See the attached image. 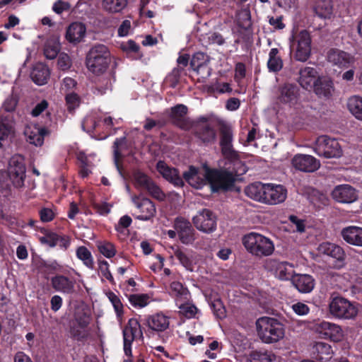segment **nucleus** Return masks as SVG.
<instances>
[{"label":"nucleus","instance_id":"5","mask_svg":"<svg viewBox=\"0 0 362 362\" xmlns=\"http://www.w3.org/2000/svg\"><path fill=\"white\" fill-rule=\"evenodd\" d=\"M289 43L295 59L304 62L309 59L312 50V39L308 30H293Z\"/></svg>","mask_w":362,"mask_h":362},{"label":"nucleus","instance_id":"4","mask_svg":"<svg viewBox=\"0 0 362 362\" xmlns=\"http://www.w3.org/2000/svg\"><path fill=\"white\" fill-rule=\"evenodd\" d=\"M243 244L249 253L257 257L269 256L274 251L272 240L258 233L251 232L245 235Z\"/></svg>","mask_w":362,"mask_h":362},{"label":"nucleus","instance_id":"54","mask_svg":"<svg viewBox=\"0 0 362 362\" xmlns=\"http://www.w3.org/2000/svg\"><path fill=\"white\" fill-rule=\"evenodd\" d=\"M11 132L10 126L0 122V149L8 144V139Z\"/></svg>","mask_w":362,"mask_h":362},{"label":"nucleus","instance_id":"25","mask_svg":"<svg viewBox=\"0 0 362 362\" xmlns=\"http://www.w3.org/2000/svg\"><path fill=\"white\" fill-rule=\"evenodd\" d=\"M146 324L152 331L164 332L169 327L170 317L163 313H157L148 315L146 318Z\"/></svg>","mask_w":362,"mask_h":362},{"label":"nucleus","instance_id":"53","mask_svg":"<svg viewBox=\"0 0 362 362\" xmlns=\"http://www.w3.org/2000/svg\"><path fill=\"white\" fill-rule=\"evenodd\" d=\"M180 313H182L187 318L194 317L197 313V308L194 305L187 303V302H181L177 305Z\"/></svg>","mask_w":362,"mask_h":362},{"label":"nucleus","instance_id":"44","mask_svg":"<svg viewBox=\"0 0 362 362\" xmlns=\"http://www.w3.org/2000/svg\"><path fill=\"white\" fill-rule=\"evenodd\" d=\"M267 66L270 71L277 72L283 67V61L279 56V50L276 48H272L269 53V59Z\"/></svg>","mask_w":362,"mask_h":362},{"label":"nucleus","instance_id":"2","mask_svg":"<svg viewBox=\"0 0 362 362\" xmlns=\"http://www.w3.org/2000/svg\"><path fill=\"white\" fill-rule=\"evenodd\" d=\"M275 98L277 105L289 108L295 117L305 119L308 117L309 107L303 103L300 88L296 84L286 83L279 86Z\"/></svg>","mask_w":362,"mask_h":362},{"label":"nucleus","instance_id":"59","mask_svg":"<svg viewBox=\"0 0 362 362\" xmlns=\"http://www.w3.org/2000/svg\"><path fill=\"white\" fill-rule=\"evenodd\" d=\"M146 190H147L152 197L158 200L162 201L165 197V194L160 189V187L153 182H151Z\"/></svg>","mask_w":362,"mask_h":362},{"label":"nucleus","instance_id":"22","mask_svg":"<svg viewBox=\"0 0 362 362\" xmlns=\"http://www.w3.org/2000/svg\"><path fill=\"white\" fill-rule=\"evenodd\" d=\"M156 169L162 177L176 187H182L184 185L182 178L177 170L169 166L164 161L160 160L157 163Z\"/></svg>","mask_w":362,"mask_h":362},{"label":"nucleus","instance_id":"46","mask_svg":"<svg viewBox=\"0 0 362 362\" xmlns=\"http://www.w3.org/2000/svg\"><path fill=\"white\" fill-rule=\"evenodd\" d=\"M198 136L203 142L209 143L215 141L216 132L213 127L206 124L199 130Z\"/></svg>","mask_w":362,"mask_h":362},{"label":"nucleus","instance_id":"43","mask_svg":"<svg viewBox=\"0 0 362 362\" xmlns=\"http://www.w3.org/2000/svg\"><path fill=\"white\" fill-rule=\"evenodd\" d=\"M275 359L274 354L267 350H254L249 354L250 362H272Z\"/></svg>","mask_w":362,"mask_h":362},{"label":"nucleus","instance_id":"24","mask_svg":"<svg viewBox=\"0 0 362 362\" xmlns=\"http://www.w3.org/2000/svg\"><path fill=\"white\" fill-rule=\"evenodd\" d=\"M86 35V27L81 22H74L66 28L65 37L71 44L76 45L82 42Z\"/></svg>","mask_w":362,"mask_h":362},{"label":"nucleus","instance_id":"21","mask_svg":"<svg viewBox=\"0 0 362 362\" xmlns=\"http://www.w3.org/2000/svg\"><path fill=\"white\" fill-rule=\"evenodd\" d=\"M328 61L339 68H348L355 63V57L339 49H331L327 54Z\"/></svg>","mask_w":362,"mask_h":362},{"label":"nucleus","instance_id":"20","mask_svg":"<svg viewBox=\"0 0 362 362\" xmlns=\"http://www.w3.org/2000/svg\"><path fill=\"white\" fill-rule=\"evenodd\" d=\"M175 229L178 233L180 241L185 245L193 243L195 240L194 231L190 223L183 218H177L175 221Z\"/></svg>","mask_w":362,"mask_h":362},{"label":"nucleus","instance_id":"15","mask_svg":"<svg viewBox=\"0 0 362 362\" xmlns=\"http://www.w3.org/2000/svg\"><path fill=\"white\" fill-rule=\"evenodd\" d=\"M42 245L49 247L58 246L63 250H66L70 246L71 239L68 235H59L52 231H45L43 235L38 238Z\"/></svg>","mask_w":362,"mask_h":362},{"label":"nucleus","instance_id":"34","mask_svg":"<svg viewBox=\"0 0 362 362\" xmlns=\"http://www.w3.org/2000/svg\"><path fill=\"white\" fill-rule=\"evenodd\" d=\"M267 184L262 182H255L248 185L245 188L246 195L259 202L265 203Z\"/></svg>","mask_w":362,"mask_h":362},{"label":"nucleus","instance_id":"9","mask_svg":"<svg viewBox=\"0 0 362 362\" xmlns=\"http://www.w3.org/2000/svg\"><path fill=\"white\" fill-rule=\"evenodd\" d=\"M313 330L322 339H329L338 342L344 338V332L341 327L333 322L327 321H318L313 324Z\"/></svg>","mask_w":362,"mask_h":362},{"label":"nucleus","instance_id":"33","mask_svg":"<svg viewBox=\"0 0 362 362\" xmlns=\"http://www.w3.org/2000/svg\"><path fill=\"white\" fill-rule=\"evenodd\" d=\"M230 165H232L227 168L226 170H218L220 173H226L233 175L234 177V182L237 180V177L243 175L247 171V168L245 163L238 158L237 153H235L234 157H227L226 158Z\"/></svg>","mask_w":362,"mask_h":362},{"label":"nucleus","instance_id":"16","mask_svg":"<svg viewBox=\"0 0 362 362\" xmlns=\"http://www.w3.org/2000/svg\"><path fill=\"white\" fill-rule=\"evenodd\" d=\"M139 334H141L139 322L136 319H130L123 329L124 351L127 356L132 355V344Z\"/></svg>","mask_w":362,"mask_h":362},{"label":"nucleus","instance_id":"29","mask_svg":"<svg viewBox=\"0 0 362 362\" xmlns=\"http://www.w3.org/2000/svg\"><path fill=\"white\" fill-rule=\"evenodd\" d=\"M47 134V130L45 127L37 125L28 126L25 129L27 141L36 146H40L43 144L44 138Z\"/></svg>","mask_w":362,"mask_h":362},{"label":"nucleus","instance_id":"7","mask_svg":"<svg viewBox=\"0 0 362 362\" xmlns=\"http://www.w3.org/2000/svg\"><path fill=\"white\" fill-rule=\"evenodd\" d=\"M329 313L337 319L353 320L359 312V305L341 296L332 298L329 303Z\"/></svg>","mask_w":362,"mask_h":362},{"label":"nucleus","instance_id":"13","mask_svg":"<svg viewBox=\"0 0 362 362\" xmlns=\"http://www.w3.org/2000/svg\"><path fill=\"white\" fill-rule=\"evenodd\" d=\"M292 166L297 170L313 173L320 168V162L314 156L308 154L298 153L291 159Z\"/></svg>","mask_w":362,"mask_h":362},{"label":"nucleus","instance_id":"37","mask_svg":"<svg viewBox=\"0 0 362 362\" xmlns=\"http://www.w3.org/2000/svg\"><path fill=\"white\" fill-rule=\"evenodd\" d=\"M313 88L319 96L329 98L334 91L333 82L329 78L322 76L318 78Z\"/></svg>","mask_w":362,"mask_h":362},{"label":"nucleus","instance_id":"58","mask_svg":"<svg viewBox=\"0 0 362 362\" xmlns=\"http://www.w3.org/2000/svg\"><path fill=\"white\" fill-rule=\"evenodd\" d=\"M99 272L103 277L105 278L110 283L114 284V278L109 269V264L107 261L103 260L99 262Z\"/></svg>","mask_w":362,"mask_h":362},{"label":"nucleus","instance_id":"64","mask_svg":"<svg viewBox=\"0 0 362 362\" xmlns=\"http://www.w3.org/2000/svg\"><path fill=\"white\" fill-rule=\"evenodd\" d=\"M71 61L69 56L66 54L62 53L58 59V66L62 70H67L71 67Z\"/></svg>","mask_w":362,"mask_h":362},{"label":"nucleus","instance_id":"49","mask_svg":"<svg viewBox=\"0 0 362 362\" xmlns=\"http://www.w3.org/2000/svg\"><path fill=\"white\" fill-rule=\"evenodd\" d=\"M99 252L105 257L111 258L116 255V249L115 245L110 242L100 241L97 243Z\"/></svg>","mask_w":362,"mask_h":362},{"label":"nucleus","instance_id":"35","mask_svg":"<svg viewBox=\"0 0 362 362\" xmlns=\"http://www.w3.org/2000/svg\"><path fill=\"white\" fill-rule=\"evenodd\" d=\"M312 354L317 360L327 361L332 358L334 351L329 344L318 341L313 345Z\"/></svg>","mask_w":362,"mask_h":362},{"label":"nucleus","instance_id":"50","mask_svg":"<svg viewBox=\"0 0 362 362\" xmlns=\"http://www.w3.org/2000/svg\"><path fill=\"white\" fill-rule=\"evenodd\" d=\"M134 181L135 187L140 190L146 189L152 182L146 175L139 171L134 173Z\"/></svg>","mask_w":362,"mask_h":362},{"label":"nucleus","instance_id":"55","mask_svg":"<svg viewBox=\"0 0 362 362\" xmlns=\"http://www.w3.org/2000/svg\"><path fill=\"white\" fill-rule=\"evenodd\" d=\"M121 49L127 54H135L136 57H141L139 54V46L133 40H130L121 44Z\"/></svg>","mask_w":362,"mask_h":362},{"label":"nucleus","instance_id":"17","mask_svg":"<svg viewBox=\"0 0 362 362\" xmlns=\"http://www.w3.org/2000/svg\"><path fill=\"white\" fill-rule=\"evenodd\" d=\"M320 253L329 256L336 259L334 267L340 269L344 267L345 261V252L340 246L328 242L321 243L318 246Z\"/></svg>","mask_w":362,"mask_h":362},{"label":"nucleus","instance_id":"14","mask_svg":"<svg viewBox=\"0 0 362 362\" xmlns=\"http://www.w3.org/2000/svg\"><path fill=\"white\" fill-rule=\"evenodd\" d=\"M132 201L139 210V214L136 215L135 218L141 221H150L156 214V209L153 202L147 198H139L134 196Z\"/></svg>","mask_w":362,"mask_h":362},{"label":"nucleus","instance_id":"23","mask_svg":"<svg viewBox=\"0 0 362 362\" xmlns=\"http://www.w3.org/2000/svg\"><path fill=\"white\" fill-rule=\"evenodd\" d=\"M332 194L334 199L341 203H352L358 198L356 189L349 185L337 186Z\"/></svg>","mask_w":362,"mask_h":362},{"label":"nucleus","instance_id":"48","mask_svg":"<svg viewBox=\"0 0 362 362\" xmlns=\"http://www.w3.org/2000/svg\"><path fill=\"white\" fill-rule=\"evenodd\" d=\"M129 300L132 306L141 308L148 305L150 296L148 294H132Z\"/></svg>","mask_w":362,"mask_h":362},{"label":"nucleus","instance_id":"36","mask_svg":"<svg viewBox=\"0 0 362 362\" xmlns=\"http://www.w3.org/2000/svg\"><path fill=\"white\" fill-rule=\"evenodd\" d=\"M295 287L301 293H310L314 288V279L308 274H296L292 280Z\"/></svg>","mask_w":362,"mask_h":362},{"label":"nucleus","instance_id":"31","mask_svg":"<svg viewBox=\"0 0 362 362\" xmlns=\"http://www.w3.org/2000/svg\"><path fill=\"white\" fill-rule=\"evenodd\" d=\"M49 76L50 71L45 64L38 62L33 65L30 77L35 84L42 86L47 83Z\"/></svg>","mask_w":362,"mask_h":362},{"label":"nucleus","instance_id":"10","mask_svg":"<svg viewBox=\"0 0 362 362\" xmlns=\"http://www.w3.org/2000/svg\"><path fill=\"white\" fill-rule=\"evenodd\" d=\"M8 175L16 187H21L23 185L25 178V166L22 156L16 154L10 158Z\"/></svg>","mask_w":362,"mask_h":362},{"label":"nucleus","instance_id":"19","mask_svg":"<svg viewBox=\"0 0 362 362\" xmlns=\"http://www.w3.org/2000/svg\"><path fill=\"white\" fill-rule=\"evenodd\" d=\"M287 197L286 189L281 185L267 184L265 203L278 204L284 202Z\"/></svg>","mask_w":362,"mask_h":362},{"label":"nucleus","instance_id":"40","mask_svg":"<svg viewBox=\"0 0 362 362\" xmlns=\"http://www.w3.org/2000/svg\"><path fill=\"white\" fill-rule=\"evenodd\" d=\"M128 0H103L102 8L110 13L122 12L127 6Z\"/></svg>","mask_w":362,"mask_h":362},{"label":"nucleus","instance_id":"62","mask_svg":"<svg viewBox=\"0 0 362 362\" xmlns=\"http://www.w3.org/2000/svg\"><path fill=\"white\" fill-rule=\"evenodd\" d=\"M132 222V218L129 216L124 215L119 218L118 223L115 226V229L117 231L122 233L124 229L131 225Z\"/></svg>","mask_w":362,"mask_h":362},{"label":"nucleus","instance_id":"11","mask_svg":"<svg viewBox=\"0 0 362 362\" xmlns=\"http://www.w3.org/2000/svg\"><path fill=\"white\" fill-rule=\"evenodd\" d=\"M90 315L86 313H76L70 325L69 332L71 336L77 340H82L86 338L89 334L88 327L90 323Z\"/></svg>","mask_w":362,"mask_h":362},{"label":"nucleus","instance_id":"52","mask_svg":"<svg viewBox=\"0 0 362 362\" xmlns=\"http://www.w3.org/2000/svg\"><path fill=\"white\" fill-rule=\"evenodd\" d=\"M125 141H126L125 137H122L119 139H117L115 140V141L114 142V160H115V163L117 166V168L118 169L119 171H120V170L119 168L118 162H119V158L122 156V149L123 146H124V144H125ZM119 173H121V172H119Z\"/></svg>","mask_w":362,"mask_h":362},{"label":"nucleus","instance_id":"30","mask_svg":"<svg viewBox=\"0 0 362 362\" xmlns=\"http://www.w3.org/2000/svg\"><path fill=\"white\" fill-rule=\"evenodd\" d=\"M341 235L344 240L347 243L357 247H362L361 227L356 226L346 227L341 230Z\"/></svg>","mask_w":362,"mask_h":362},{"label":"nucleus","instance_id":"60","mask_svg":"<svg viewBox=\"0 0 362 362\" xmlns=\"http://www.w3.org/2000/svg\"><path fill=\"white\" fill-rule=\"evenodd\" d=\"M211 308L214 315L218 318H223L226 316V310L220 300H215L211 303Z\"/></svg>","mask_w":362,"mask_h":362},{"label":"nucleus","instance_id":"47","mask_svg":"<svg viewBox=\"0 0 362 362\" xmlns=\"http://www.w3.org/2000/svg\"><path fill=\"white\" fill-rule=\"evenodd\" d=\"M106 296L112 303L117 318H121L122 316L123 315L124 310L123 304L120 300L119 296L113 293L112 291L107 292Z\"/></svg>","mask_w":362,"mask_h":362},{"label":"nucleus","instance_id":"39","mask_svg":"<svg viewBox=\"0 0 362 362\" xmlns=\"http://www.w3.org/2000/svg\"><path fill=\"white\" fill-rule=\"evenodd\" d=\"M102 115L94 112L88 114L82 122V128L84 131L90 133L100 127Z\"/></svg>","mask_w":362,"mask_h":362},{"label":"nucleus","instance_id":"42","mask_svg":"<svg viewBox=\"0 0 362 362\" xmlns=\"http://www.w3.org/2000/svg\"><path fill=\"white\" fill-rule=\"evenodd\" d=\"M348 109L356 119L362 121V97L354 95L349 98Z\"/></svg>","mask_w":362,"mask_h":362},{"label":"nucleus","instance_id":"18","mask_svg":"<svg viewBox=\"0 0 362 362\" xmlns=\"http://www.w3.org/2000/svg\"><path fill=\"white\" fill-rule=\"evenodd\" d=\"M297 81L305 90H311L320 76L315 68L304 66L300 69Z\"/></svg>","mask_w":362,"mask_h":362},{"label":"nucleus","instance_id":"57","mask_svg":"<svg viewBox=\"0 0 362 362\" xmlns=\"http://www.w3.org/2000/svg\"><path fill=\"white\" fill-rule=\"evenodd\" d=\"M289 221L293 232L303 233L305 231V225L303 219L299 218L296 216L291 215L289 216Z\"/></svg>","mask_w":362,"mask_h":362},{"label":"nucleus","instance_id":"3","mask_svg":"<svg viewBox=\"0 0 362 362\" xmlns=\"http://www.w3.org/2000/svg\"><path fill=\"white\" fill-rule=\"evenodd\" d=\"M255 325L257 336L264 344L276 343L285 336L284 326L276 318L262 317L257 320Z\"/></svg>","mask_w":362,"mask_h":362},{"label":"nucleus","instance_id":"28","mask_svg":"<svg viewBox=\"0 0 362 362\" xmlns=\"http://www.w3.org/2000/svg\"><path fill=\"white\" fill-rule=\"evenodd\" d=\"M233 132L230 127L223 126L221 129L220 145L221 152L225 158L234 157L235 152L233 149Z\"/></svg>","mask_w":362,"mask_h":362},{"label":"nucleus","instance_id":"32","mask_svg":"<svg viewBox=\"0 0 362 362\" xmlns=\"http://www.w3.org/2000/svg\"><path fill=\"white\" fill-rule=\"evenodd\" d=\"M169 293L175 298L176 305H179L181 302H188L189 298L187 288L184 287L182 283L175 280L170 282Z\"/></svg>","mask_w":362,"mask_h":362},{"label":"nucleus","instance_id":"61","mask_svg":"<svg viewBox=\"0 0 362 362\" xmlns=\"http://www.w3.org/2000/svg\"><path fill=\"white\" fill-rule=\"evenodd\" d=\"M180 76V70L179 69H174L172 72L168 74L165 78L166 83L172 88H175L178 83Z\"/></svg>","mask_w":362,"mask_h":362},{"label":"nucleus","instance_id":"38","mask_svg":"<svg viewBox=\"0 0 362 362\" xmlns=\"http://www.w3.org/2000/svg\"><path fill=\"white\" fill-rule=\"evenodd\" d=\"M61 49L59 37L53 35L49 37L44 46V54L49 59H54Z\"/></svg>","mask_w":362,"mask_h":362},{"label":"nucleus","instance_id":"63","mask_svg":"<svg viewBox=\"0 0 362 362\" xmlns=\"http://www.w3.org/2000/svg\"><path fill=\"white\" fill-rule=\"evenodd\" d=\"M175 257L185 267L189 268L190 267L191 259L184 251L181 250H177L175 252Z\"/></svg>","mask_w":362,"mask_h":362},{"label":"nucleus","instance_id":"8","mask_svg":"<svg viewBox=\"0 0 362 362\" xmlns=\"http://www.w3.org/2000/svg\"><path fill=\"white\" fill-rule=\"evenodd\" d=\"M313 149L317 156L327 158H339L342 155L339 141L325 135L316 139Z\"/></svg>","mask_w":362,"mask_h":362},{"label":"nucleus","instance_id":"41","mask_svg":"<svg viewBox=\"0 0 362 362\" xmlns=\"http://www.w3.org/2000/svg\"><path fill=\"white\" fill-rule=\"evenodd\" d=\"M315 11L320 18H330L333 11L332 0H317L315 7Z\"/></svg>","mask_w":362,"mask_h":362},{"label":"nucleus","instance_id":"51","mask_svg":"<svg viewBox=\"0 0 362 362\" xmlns=\"http://www.w3.org/2000/svg\"><path fill=\"white\" fill-rule=\"evenodd\" d=\"M206 64H209V57L203 52L195 53L190 62V66L192 69Z\"/></svg>","mask_w":362,"mask_h":362},{"label":"nucleus","instance_id":"56","mask_svg":"<svg viewBox=\"0 0 362 362\" xmlns=\"http://www.w3.org/2000/svg\"><path fill=\"white\" fill-rule=\"evenodd\" d=\"M65 99L67 109L69 112H72L77 107H78L80 103V98L77 94L74 93H69L66 95Z\"/></svg>","mask_w":362,"mask_h":362},{"label":"nucleus","instance_id":"27","mask_svg":"<svg viewBox=\"0 0 362 362\" xmlns=\"http://www.w3.org/2000/svg\"><path fill=\"white\" fill-rule=\"evenodd\" d=\"M52 288L57 292L71 294L74 292L75 282L67 276L58 274L51 279Z\"/></svg>","mask_w":362,"mask_h":362},{"label":"nucleus","instance_id":"45","mask_svg":"<svg viewBox=\"0 0 362 362\" xmlns=\"http://www.w3.org/2000/svg\"><path fill=\"white\" fill-rule=\"evenodd\" d=\"M76 257L89 269H93L94 260L91 252L85 246H80L76 251Z\"/></svg>","mask_w":362,"mask_h":362},{"label":"nucleus","instance_id":"1","mask_svg":"<svg viewBox=\"0 0 362 362\" xmlns=\"http://www.w3.org/2000/svg\"><path fill=\"white\" fill-rule=\"evenodd\" d=\"M183 176L192 187L197 189L209 183L213 192L221 189H227L234 184L233 175L210 169L206 164L199 169L191 166L188 171L184 173Z\"/></svg>","mask_w":362,"mask_h":362},{"label":"nucleus","instance_id":"12","mask_svg":"<svg viewBox=\"0 0 362 362\" xmlns=\"http://www.w3.org/2000/svg\"><path fill=\"white\" fill-rule=\"evenodd\" d=\"M192 221L197 229L204 233H210L216 228V216L209 209L199 211L193 217Z\"/></svg>","mask_w":362,"mask_h":362},{"label":"nucleus","instance_id":"6","mask_svg":"<svg viewBox=\"0 0 362 362\" xmlns=\"http://www.w3.org/2000/svg\"><path fill=\"white\" fill-rule=\"evenodd\" d=\"M110 62V53L108 48L101 44L94 45L88 52L86 57L88 69L95 74L105 71Z\"/></svg>","mask_w":362,"mask_h":362},{"label":"nucleus","instance_id":"26","mask_svg":"<svg viewBox=\"0 0 362 362\" xmlns=\"http://www.w3.org/2000/svg\"><path fill=\"white\" fill-rule=\"evenodd\" d=\"M269 267L274 271L276 277L280 280L292 279L293 275V267L286 262H279L277 260H271L269 263Z\"/></svg>","mask_w":362,"mask_h":362}]
</instances>
